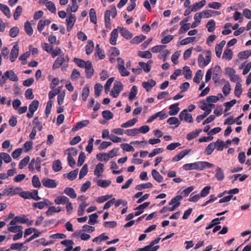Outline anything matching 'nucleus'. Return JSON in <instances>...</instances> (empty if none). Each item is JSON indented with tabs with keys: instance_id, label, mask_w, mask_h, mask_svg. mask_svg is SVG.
Returning a JSON list of instances; mask_svg holds the SVG:
<instances>
[{
	"instance_id": "1",
	"label": "nucleus",
	"mask_w": 251,
	"mask_h": 251,
	"mask_svg": "<svg viewBox=\"0 0 251 251\" xmlns=\"http://www.w3.org/2000/svg\"><path fill=\"white\" fill-rule=\"evenodd\" d=\"M214 165L206 161H198L192 163L185 164L183 166V169L186 171L191 170H202L206 168H210Z\"/></svg>"
},
{
	"instance_id": "2",
	"label": "nucleus",
	"mask_w": 251,
	"mask_h": 251,
	"mask_svg": "<svg viewBox=\"0 0 251 251\" xmlns=\"http://www.w3.org/2000/svg\"><path fill=\"white\" fill-rule=\"evenodd\" d=\"M206 56L205 58H204L203 55L200 54L199 55L198 62L199 66L200 68H203L209 64L211 59V52L209 50L205 51Z\"/></svg>"
},
{
	"instance_id": "3",
	"label": "nucleus",
	"mask_w": 251,
	"mask_h": 251,
	"mask_svg": "<svg viewBox=\"0 0 251 251\" xmlns=\"http://www.w3.org/2000/svg\"><path fill=\"white\" fill-rule=\"evenodd\" d=\"M21 187H16L14 188L12 186H9L2 191V196L12 197L15 195L20 193L22 191Z\"/></svg>"
},
{
	"instance_id": "4",
	"label": "nucleus",
	"mask_w": 251,
	"mask_h": 251,
	"mask_svg": "<svg viewBox=\"0 0 251 251\" xmlns=\"http://www.w3.org/2000/svg\"><path fill=\"white\" fill-rule=\"evenodd\" d=\"M1 79L3 80V82L1 83L2 84H4L7 79H9L13 81H17L18 80V76L13 70L5 72L2 76Z\"/></svg>"
},
{
	"instance_id": "5",
	"label": "nucleus",
	"mask_w": 251,
	"mask_h": 251,
	"mask_svg": "<svg viewBox=\"0 0 251 251\" xmlns=\"http://www.w3.org/2000/svg\"><path fill=\"white\" fill-rule=\"evenodd\" d=\"M123 89V84L121 82L116 81L114 83V86L112 88L110 95L113 98H117L119 96L120 93Z\"/></svg>"
},
{
	"instance_id": "6",
	"label": "nucleus",
	"mask_w": 251,
	"mask_h": 251,
	"mask_svg": "<svg viewBox=\"0 0 251 251\" xmlns=\"http://www.w3.org/2000/svg\"><path fill=\"white\" fill-rule=\"evenodd\" d=\"M179 117L181 120H184L189 123H193V118L191 114L188 113L187 109H184L179 115Z\"/></svg>"
},
{
	"instance_id": "7",
	"label": "nucleus",
	"mask_w": 251,
	"mask_h": 251,
	"mask_svg": "<svg viewBox=\"0 0 251 251\" xmlns=\"http://www.w3.org/2000/svg\"><path fill=\"white\" fill-rule=\"evenodd\" d=\"M42 182L44 186L49 188H56L57 185L56 181L50 178H44L42 180Z\"/></svg>"
},
{
	"instance_id": "8",
	"label": "nucleus",
	"mask_w": 251,
	"mask_h": 251,
	"mask_svg": "<svg viewBox=\"0 0 251 251\" xmlns=\"http://www.w3.org/2000/svg\"><path fill=\"white\" fill-rule=\"evenodd\" d=\"M226 72L228 74L230 79L231 81L235 82L240 79L239 76L236 74L235 70L231 68H226Z\"/></svg>"
},
{
	"instance_id": "9",
	"label": "nucleus",
	"mask_w": 251,
	"mask_h": 251,
	"mask_svg": "<svg viewBox=\"0 0 251 251\" xmlns=\"http://www.w3.org/2000/svg\"><path fill=\"white\" fill-rule=\"evenodd\" d=\"M52 204V203L47 199H44L43 201L34 202L32 206L34 208H37L39 209H42L46 206H49Z\"/></svg>"
},
{
	"instance_id": "10",
	"label": "nucleus",
	"mask_w": 251,
	"mask_h": 251,
	"mask_svg": "<svg viewBox=\"0 0 251 251\" xmlns=\"http://www.w3.org/2000/svg\"><path fill=\"white\" fill-rule=\"evenodd\" d=\"M19 54V46L18 45H15L11 50L9 59L10 60L13 62L15 61Z\"/></svg>"
},
{
	"instance_id": "11",
	"label": "nucleus",
	"mask_w": 251,
	"mask_h": 251,
	"mask_svg": "<svg viewBox=\"0 0 251 251\" xmlns=\"http://www.w3.org/2000/svg\"><path fill=\"white\" fill-rule=\"evenodd\" d=\"M75 16L74 14H71L69 18L66 19V23L67 25V30L69 32L71 30L75 22Z\"/></svg>"
},
{
	"instance_id": "12",
	"label": "nucleus",
	"mask_w": 251,
	"mask_h": 251,
	"mask_svg": "<svg viewBox=\"0 0 251 251\" xmlns=\"http://www.w3.org/2000/svg\"><path fill=\"white\" fill-rule=\"evenodd\" d=\"M221 74V67L219 65H216L214 68L213 79L215 83L218 82Z\"/></svg>"
},
{
	"instance_id": "13",
	"label": "nucleus",
	"mask_w": 251,
	"mask_h": 251,
	"mask_svg": "<svg viewBox=\"0 0 251 251\" xmlns=\"http://www.w3.org/2000/svg\"><path fill=\"white\" fill-rule=\"evenodd\" d=\"M191 151V149H187L181 151L180 153H179L178 154H177L173 158L172 161L176 162L180 160L185 155L188 154Z\"/></svg>"
},
{
	"instance_id": "14",
	"label": "nucleus",
	"mask_w": 251,
	"mask_h": 251,
	"mask_svg": "<svg viewBox=\"0 0 251 251\" xmlns=\"http://www.w3.org/2000/svg\"><path fill=\"white\" fill-rule=\"evenodd\" d=\"M65 61L64 55H59L54 61L52 65V69L55 70L59 68Z\"/></svg>"
},
{
	"instance_id": "15",
	"label": "nucleus",
	"mask_w": 251,
	"mask_h": 251,
	"mask_svg": "<svg viewBox=\"0 0 251 251\" xmlns=\"http://www.w3.org/2000/svg\"><path fill=\"white\" fill-rule=\"evenodd\" d=\"M118 37V31L116 28L114 29L110 35V38L109 40V43L112 45H116L117 40Z\"/></svg>"
},
{
	"instance_id": "16",
	"label": "nucleus",
	"mask_w": 251,
	"mask_h": 251,
	"mask_svg": "<svg viewBox=\"0 0 251 251\" xmlns=\"http://www.w3.org/2000/svg\"><path fill=\"white\" fill-rule=\"evenodd\" d=\"M156 85V82L153 79H150L148 81H144L142 83V86L147 92L151 91V88Z\"/></svg>"
},
{
	"instance_id": "17",
	"label": "nucleus",
	"mask_w": 251,
	"mask_h": 251,
	"mask_svg": "<svg viewBox=\"0 0 251 251\" xmlns=\"http://www.w3.org/2000/svg\"><path fill=\"white\" fill-rule=\"evenodd\" d=\"M226 43V42L225 40H223L219 44H217L215 46L216 54V56L219 58L221 57L223 48L225 46Z\"/></svg>"
},
{
	"instance_id": "18",
	"label": "nucleus",
	"mask_w": 251,
	"mask_h": 251,
	"mask_svg": "<svg viewBox=\"0 0 251 251\" xmlns=\"http://www.w3.org/2000/svg\"><path fill=\"white\" fill-rule=\"evenodd\" d=\"M178 103H176L171 105L169 107L170 111L169 112V114L171 116L176 115L180 110V108L178 107Z\"/></svg>"
},
{
	"instance_id": "19",
	"label": "nucleus",
	"mask_w": 251,
	"mask_h": 251,
	"mask_svg": "<svg viewBox=\"0 0 251 251\" xmlns=\"http://www.w3.org/2000/svg\"><path fill=\"white\" fill-rule=\"evenodd\" d=\"M110 15L111 11L107 10L104 13V21L105 27L108 29H111Z\"/></svg>"
},
{
	"instance_id": "20",
	"label": "nucleus",
	"mask_w": 251,
	"mask_h": 251,
	"mask_svg": "<svg viewBox=\"0 0 251 251\" xmlns=\"http://www.w3.org/2000/svg\"><path fill=\"white\" fill-rule=\"evenodd\" d=\"M202 13H204V18H209L215 15H219L221 13L219 11H214L212 10H205L202 11Z\"/></svg>"
},
{
	"instance_id": "21",
	"label": "nucleus",
	"mask_w": 251,
	"mask_h": 251,
	"mask_svg": "<svg viewBox=\"0 0 251 251\" xmlns=\"http://www.w3.org/2000/svg\"><path fill=\"white\" fill-rule=\"evenodd\" d=\"M121 35L126 39H129L132 37V34L127 29L124 27H121L120 29Z\"/></svg>"
},
{
	"instance_id": "22",
	"label": "nucleus",
	"mask_w": 251,
	"mask_h": 251,
	"mask_svg": "<svg viewBox=\"0 0 251 251\" xmlns=\"http://www.w3.org/2000/svg\"><path fill=\"white\" fill-rule=\"evenodd\" d=\"M0 10L8 18L11 17V14L10 9L6 5L0 3Z\"/></svg>"
},
{
	"instance_id": "23",
	"label": "nucleus",
	"mask_w": 251,
	"mask_h": 251,
	"mask_svg": "<svg viewBox=\"0 0 251 251\" xmlns=\"http://www.w3.org/2000/svg\"><path fill=\"white\" fill-rule=\"evenodd\" d=\"M69 199L68 197L62 196L57 197L54 200V202L56 204H64L68 202Z\"/></svg>"
},
{
	"instance_id": "24",
	"label": "nucleus",
	"mask_w": 251,
	"mask_h": 251,
	"mask_svg": "<svg viewBox=\"0 0 251 251\" xmlns=\"http://www.w3.org/2000/svg\"><path fill=\"white\" fill-rule=\"evenodd\" d=\"M86 77L90 78L93 75L94 69L92 67V62H88L87 66L85 68Z\"/></svg>"
},
{
	"instance_id": "25",
	"label": "nucleus",
	"mask_w": 251,
	"mask_h": 251,
	"mask_svg": "<svg viewBox=\"0 0 251 251\" xmlns=\"http://www.w3.org/2000/svg\"><path fill=\"white\" fill-rule=\"evenodd\" d=\"M215 177L218 181H222L224 179V173L221 168L219 167L217 168Z\"/></svg>"
},
{
	"instance_id": "26",
	"label": "nucleus",
	"mask_w": 251,
	"mask_h": 251,
	"mask_svg": "<svg viewBox=\"0 0 251 251\" xmlns=\"http://www.w3.org/2000/svg\"><path fill=\"white\" fill-rule=\"evenodd\" d=\"M146 39V36L144 35L136 36L130 41L131 44H138Z\"/></svg>"
},
{
	"instance_id": "27",
	"label": "nucleus",
	"mask_w": 251,
	"mask_h": 251,
	"mask_svg": "<svg viewBox=\"0 0 251 251\" xmlns=\"http://www.w3.org/2000/svg\"><path fill=\"white\" fill-rule=\"evenodd\" d=\"M206 4V1L205 0H202L199 2H197L193 5H191L192 10L194 11H197L201 9L203 6Z\"/></svg>"
},
{
	"instance_id": "28",
	"label": "nucleus",
	"mask_w": 251,
	"mask_h": 251,
	"mask_svg": "<svg viewBox=\"0 0 251 251\" xmlns=\"http://www.w3.org/2000/svg\"><path fill=\"white\" fill-rule=\"evenodd\" d=\"M74 61L79 67L82 68H85L87 66L88 62H91L90 61H85L83 59L76 58H74Z\"/></svg>"
},
{
	"instance_id": "29",
	"label": "nucleus",
	"mask_w": 251,
	"mask_h": 251,
	"mask_svg": "<svg viewBox=\"0 0 251 251\" xmlns=\"http://www.w3.org/2000/svg\"><path fill=\"white\" fill-rule=\"evenodd\" d=\"M159 248V246H153L151 243L143 248L138 249V251H156Z\"/></svg>"
},
{
	"instance_id": "30",
	"label": "nucleus",
	"mask_w": 251,
	"mask_h": 251,
	"mask_svg": "<svg viewBox=\"0 0 251 251\" xmlns=\"http://www.w3.org/2000/svg\"><path fill=\"white\" fill-rule=\"evenodd\" d=\"M89 124V121L88 120H83L80 121L76 124L75 126L72 128V131H75L78 129L82 128V127L86 126Z\"/></svg>"
},
{
	"instance_id": "31",
	"label": "nucleus",
	"mask_w": 251,
	"mask_h": 251,
	"mask_svg": "<svg viewBox=\"0 0 251 251\" xmlns=\"http://www.w3.org/2000/svg\"><path fill=\"white\" fill-rule=\"evenodd\" d=\"M52 170L55 172H58L62 169V164L59 159L55 160L52 163Z\"/></svg>"
},
{
	"instance_id": "32",
	"label": "nucleus",
	"mask_w": 251,
	"mask_h": 251,
	"mask_svg": "<svg viewBox=\"0 0 251 251\" xmlns=\"http://www.w3.org/2000/svg\"><path fill=\"white\" fill-rule=\"evenodd\" d=\"M64 192L67 196L70 197L71 198L75 199L76 197V194L74 189L71 187H66L64 190Z\"/></svg>"
},
{
	"instance_id": "33",
	"label": "nucleus",
	"mask_w": 251,
	"mask_h": 251,
	"mask_svg": "<svg viewBox=\"0 0 251 251\" xmlns=\"http://www.w3.org/2000/svg\"><path fill=\"white\" fill-rule=\"evenodd\" d=\"M151 175L153 178L158 182L160 183L163 181V176L156 170H152Z\"/></svg>"
},
{
	"instance_id": "34",
	"label": "nucleus",
	"mask_w": 251,
	"mask_h": 251,
	"mask_svg": "<svg viewBox=\"0 0 251 251\" xmlns=\"http://www.w3.org/2000/svg\"><path fill=\"white\" fill-rule=\"evenodd\" d=\"M24 29L26 33L28 36H31L32 35L33 32V29L30 22L28 21H26L25 23Z\"/></svg>"
},
{
	"instance_id": "35",
	"label": "nucleus",
	"mask_w": 251,
	"mask_h": 251,
	"mask_svg": "<svg viewBox=\"0 0 251 251\" xmlns=\"http://www.w3.org/2000/svg\"><path fill=\"white\" fill-rule=\"evenodd\" d=\"M183 74L186 79H190L192 76V72L190 70L189 67L185 66L183 67Z\"/></svg>"
},
{
	"instance_id": "36",
	"label": "nucleus",
	"mask_w": 251,
	"mask_h": 251,
	"mask_svg": "<svg viewBox=\"0 0 251 251\" xmlns=\"http://www.w3.org/2000/svg\"><path fill=\"white\" fill-rule=\"evenodd\" d=\"M201 131V129H199L196 130L195 131H192L191 132L187 134L186 136V139L190 141L197 137H198Z\"/></svg>"
},
{
	"instance_id": "37",
	"label": "nucleus",
	"mask_w": 251,
	"mask_h": 251,
	"mask_svg": "<svg viewBox=\"0 0 251 251\" xmlns=\"http://www.w3.org/2000/svg\"><path fill=\"white\" fill-rule=\"evenodd\" d=\"M251 56V50H246L238 53V56L240 59H245Z\"/></svg>"
},
{
	"instance_id": "38",
	"label": "nucleus",
	"mask_w": 251,
	"mask_h": 251,
	"mask_svg": "<svg viewBox=\"0 0 251 251\" xmlns=\"http://www.w3.org/2000/svg\"><path fill=\"white\" fill-rule=\"evenodd\" d=\"M97 54L100 60H102L105 57L104 51L103 49L100 48V45L97 44L96 46Z\"/></svg>"
},
{
	"instance_id": "39",
	"label": "nucleus",
	"mask_w": 251,
	"mask_h": 251,
	"mask_svg": "<svg viewBox=\"0 0 251 251\" xmlns=\"http://www.w3.org/2000/svg\"><path fill=\"white\" fill-rule=\"evenodd\" d=\"M233 52L229 49H226L223 53V58L230 60L232 58Z\"/></svg>"
},
{
	"instance_id": "40",
	"label": "nucleus",
	"mask_w": 251,
	"mask_h": 251,
	"mask_svg": "<svg viewBox=\"0 0 251 251\" xmlns=\"http://www.w3.org/2000/svg\"><path fill=\"white\" fill-rule=\"evenodd\" d=\"M111 183V181L109 180L100 179L97 181V185L102 188H107Z\"/></svg>"
},
{
	"instance_id": "41",
	"label": "nucleus",
	"mask_w": 251,
	"mask_h": 251,
	"mask_svg": "<svg viewBox=\"0 0 251 251\" xmlns=\"http://www.w3.org/2000/svg\"><path fill=\"white\" fill-rule=\"evenodd\" d=\"M137 88L136 86L134 85L131 87L128 97L130 101H132L135 99L137 94Z\"/></svg>"
},
{
	"instance_id": "42",
	"label": "nucleus",
	"mask_w": 251,
	"mask_h": 251,
	"mask_svg": "<svg viewBox=\"0 0 251 251\" xmlns=\"http://www.w3.org/2000/svg\"><path fill=\"white\" fill-rule=\"evenodd\" d=\"M33 124L34 125L33 128L36 130L37 129L39 131H41L42 129V125L41 123L39 121L37 117L34 118L33 121Z\"/></svg>"
},
{
	"instance_id": "43",
	"label": "nucleus",
	"mask_w": 251,
	"mask_h": 251,
	"mask_svg": "<svg viewBox=\"0 0 251 251\" xmlns=\"http://www.w3.org/2000/svg\"><path fill=\"white\" fill-rule=\"evenodd\" d=\"M137 121L138 120L136 118H133L123 124L121 125V127L123 128H127L130 126H134L137 122Z\"/></svg>"
},
{
	"instance_id": "44",
	"label": "nucleus",
	"mask_w": 251,
	"mask_h": 251,
	"mask_svg": "<svg viewBox=\"0 0 251 251\" xmlns=\"http://www.w3.org/2000/svg\"><path fill=\"white\" fill-rule=\"evenodd\" d=\"M215 25L216 23L214 20L209 21L206 25L208 31L212 32L215 28Z\"/></svg>"
},
{
	"instance_id": "45",
	"label": "nucleus",
	"mask_w": 251,
	"mask_h": 251,
	"mask_svg": "<svg viewBox=\"0 0 251 251\" xmlns=\"http://www.w3.org/2000/svg\"><path fill=\"white\" fill-rule=\"evenodd\" d=\"M243 92L242 85L240 82H237L234 90V95L236 97L239 98Z\"/></svg>"
},
{
	"instance_id": "46",
	"label": "nucleus",
	"mask_w": 251,
	"mask_h": 251,
	"mask_svg": "<svg viewBox=\"0 0 251 251\" xmlns=\"http://www.w3.org/2000/svg\"><path fill=\"white\" fill-rule=\"evenodd\" d=\"M167 123L170 125H176L177 127L180 124L178 119L175 117H172L167 120Z\"/></svg>"
},
{
	"instance_id": "47",
	"label": "nucleus",
	"mask_w": 251,
	"mask_h": 251,
	"mask_svg": "<svg viewBox=\"0 0 251 251\" xmlns=\"http://www.w3.org/2000/svg\"><path fill=\"white\" fill-rule=\"evenodd\" d=\"M152 186H153V185L151 183L147 182L146 183L137 185L136 186L135 189L137 190H141L144 189L151 188L152 187Z\"/></svg>"
},
{
	"instance_id": "48",
	"label": "nucleus",
	"mask_w": 251,
	"mask_h": 251,
	"mask_svg": "<svg viewBox=\"0 0 251 251\" xmlns=\"http://www.w3.org/2000/svg\"><path fill=\"white\" fill-rule=\"evenodd\" d=\"M39 102L37 100H33L29 105V111L35 112L39 106Z\"/></svg>"
},
{
	"instance_id": "49",
	"label": "nucleus",
	"mask_w": 251,
	"mask_h": 251,
	"mask_svg": "<svg viewBox=\"0 0 251 251\" xmlns=\"http://www.w3.org/2000/svg\"><path fill=\"white\" fill-rule=\"evenodd\" d=\"M182 196L180 195H177L173 199H172V200L169 202V204L170 205H172L173 204L174 205L175 204L178 203L179 206L180 204V202H179V201L182 200Z\"/></svg>"
},
{
	"instance_id": "50",
	"label": "nucleus",
	"mask_w": 251,
	"mask_h": 251,
	"mask_svg": "<svg viewBox=\"0 0 251 251\" xmlns=\"http://www.w3.org/2000/svg\"><path fill=\"white\" fill-rule=\"evenodd\" d=\"M46 6L48 10L52 13H55L56 9L52 1H50L46 3Z\"/></svg>"
},
{
	"instance_id": "51",
	"label": "nucleus",
	"mask_w": 251,
	"mask_h": 251,
	"mask_svg": "<svg viewBox=\"0 0 251 251\" xmlns=\"http://www.w3.org/2000/svg\"><path fill=\"white\" fill-rule=\"evenodd\" d=\"M30 160V157L29 156H26L24 159H23L20 162L19 164V168L20 169H23L25 167Z\"/></svg>"
},
{
	"instance_id": "52",
	"label": "nucleus",
	"mask_w": 251,
	"mask_h": 251,
	"mask_svg": "<svg viewBox=\"0 0 251 251\" xmlns=\"http://www.w3.org/2000/svg\"><path fill=\"white\" fill-rule=\"evenodd\" d=\"M23 227L21 226H11L8 228V230L12 233H17L23 231Z\"/></svg>"
},
{
	"instance_id": "53",
	"label": "nucleus",
	"mask_w": 251,
	"mask_h": 251,
	"mask_svg": "<svg viewBox=\"0 0 251 251\" xmlns=\"http://www.w3.org/2000/svg\"><path fill=\"white\" fill-rule=\"evenodd\" d=\"M94 43L92 41H90L88 44L86 46V53L87 55H89L92 53L94 50Z\"/></svg>"
},
{
	"instance_id": "54",
	"label": "nucleus",
	"mask_w": 251,
	"mask_h": 251,
	"mask_svg": "<svg viewBox=\"0 0 251 251\" xmlns=\"http://www.w3.org/2000/svg\"><path fill=\"white\" fill-rule=\"evenodd\" d=\"M202 77V72L201 70H199L197 71L196 72L195 76L193 78V81L194 82L199 84L200 83V81Z\"/></svg>"
},
{
	"instance_id": "55",
	"label": "nucleus",
	"mask_w": 251,
	"mask_h": 251,
	"mask_svg": "<svg viewBox=\"0 0 251 251\" xmlns=\"http://www.w3.org/2000/svg\"><path fill=\"white\" fill-rule=\"evenodd\" d=\"M97 159L101 161L107 162L109 160L108 154L106 153H100L97 154Z\"/></svg>"
},
{
	"instance_id": "56",
	"label": "nucleus",
	"mask_w": 251,
	"mask_h": 251,
	"mask_svg": "<svg viewBox=\"0 0 251 251\" xmlns=\"http://www.w3.org/2000/svg\"><path fill=\"white\" fill-rule=\"evenodd\" d=\"M20 196L25 199H32L33 196V192H30L28 191H21L20 193L19 194Z\"/></svg>"
},
{
	"instance_id": "57",
	"label": "nucleus",
	"mask_w": 251,
	"mask_h": 251,
	"mask_svg": "<svg viewBox=\"0 0 251 251\" xmlns=\"http://www.w3.org/2000/svg\"><path fill=\"white\" fill-rule=\"evenodd\" d=\"M138 55L142 58L151 59L152 57V54L149 50L139 51Z\"/></svg>"
},
{
	"instance_id": "58",
	"label": "nucleus",
	"mask_w": 251,
	"mask_h": 251,
	"mask_svg": "<svg viewBox=\"0 0 251 251\" xmlns=\"http://www.w3.org/2000/svg\"><path fill=\"white\" fill-rule=\"evenodd\" d=\"M78 172V169H76L74 171H71L68 174V179L71 181L74 180L77 176Z\"/></svg>"
},
{
	"instance_id": "59",
	"label": "nucleus",
	"mask_w": 251,
	"mask_h": 251,
	"mask_svg": "<svg viewBox=\"0 0 251 251\" xmlns=\"http://www.w3.org/2000/svg\"><path fill=\"white\" fill-rule=\"evenodd\" d=\"M102 115L103 118L106 120H109L113 117V114L109 110L102 111Z\"/></svg>"
},
{
	"instance_id": "60",
	"label": "nucleus",
	"mask_w": 251,
	"mask_h": 251,
	"mask_svg": "<svg viewBox=\"0 0 251 251\" xmlns=\"http://www.w3.org/2000/svg\"><path fill=\"white\" fill-rule=\"evenodd\" d=\"M230 85L228 81H226L223 87V92L224 94L226 96L230 93Z\"/></svg>"
},
{
	"instance_id": "61",
	"label": "nucleus",
	"mask_w": 251,
	"mask_h": 251,
	"mask_svg": "<svg viewBox=\"0 0 251 251\" xmlns=\"http://www.w3.org/2000/svg\"><path fill=\"white\" fill-rule=\"evenodd\" d=\"M33 186L35 188H39L41 186V182L37 176L34 175L32 178Z\"/></svg>"
},
{
	"instance_id": "62",
	"label": "nucleus",
	"mask_w": 251,
	"mask_h": 251,
	"mask_svg": "<svg viewBox=\"0 0 251 251\" xmlns=\"http://www.w3.org/2000/svg\"><path fill=\"white\" fill-rule=\"evenodd\" d=\"M118 70L121 75L122 76H128L130 75V72L127 71L125 67V66H118Z\"/></svg>"
},
{
	"instance_id": "63",
	"label": "nucleus",
	"mask_w": 251,
	"mask_h": 251,
	"mask_svg": "<svg viewBox=\"0 0 251 251\" xmlns=\"http://www.w3.org/2000/svg\"><path fill=\"white\" fill-rule=\"evenodd\" d=\"M19 33V28L17 26L12 27L9 31V35L12 38L16 37Z\"/></svg>"
},
{
	"instance_id": "64",
	"label": "nucleus",
	"mask_w": 251,
	"mask_h": 251,
	"mask_svg": "<svg viewBox=\"0 0 251 251\" xmlns=\"http://www.w3.org/2000/svg\"><path fill=\"white\" fill-rule=\"evenodd\" d=\"M22 10L23 8L21 6L19 5L17 7L13 15L15 20H17L18 19L19 17L20 16L21 13H22Z\"/></svg>"
}]
</instances>
